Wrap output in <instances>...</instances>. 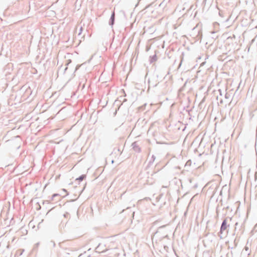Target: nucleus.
<instances>
[{"instance_id": "nucleus-13", "label": "nucleus", "mask_w": 257, "mask_h": 257, "mask_svg": "<svg viewBox=\"0 0 257 257\" xmlns=\"http://www.w3.org/2000/svg\"><path fill=\"white\" fill-rule=\"evenodd\" d=\"M223 103V100L222 99H221L220 100V103L222 104Z\"/></svg>"}, {"instance_id": "nucleus-2", "label": "nucleus", "mask_w": 257, "mask_h": 257, "mask_svg": "<svg viewBox=\"0 0 257 257\" xmlns=\"http://www.w3.org/2000/svg\"><path fill=\"white\" fill-rule=\"evenodd\" d=\"M165 138L164 137H162V145L165 146H162V149L166 150L167 151L166 156L169 155V152L172 150V145L173 144L172 142H166Z\"/></svg>"}, {"instance_id": "nucleus-12", "label": "nucleus", "mask_w": 257, "mask_h": 257, "mask_svg": "<svg viewBox=\"0 0 257 257\" xmlns=\"http://www.w3.org/2000/svg\"><path fill=\"white\" fill-rule=\"evenodd\" d=\"M58 195H58V194H54L53 195L52 197L53 198V197H54L55 196H58Z\"/></svg>"}, {"instance_id": "nucleus-16", "label": "nucleus", "mask_w": 257, "mask_h": 257, "mask_svg": "<svg viewBox=\"0 0 257 257\" xmlns=\"http://www.w3.org/2000/svg\"><path fill=\"white\" fill-rule=\"evenodd\" d=\"M161 47H162V48H164V46H163V45H161Z\"/></svg>"}, {"instance_id": "nucleus-5", "label": "nucleus", "mask_w": 257, "mask_h": 257, "mask_svg": "<svg viewBox=\"0 0 257 257\" xmlns=\"http://www.w3.org/2000/svg\"><path fill=\"white\" fill-rule=\"evenodd\" d=\"M191 165V161L190 160H189L187 161L185 166V167H187V166H190Z\"/></svg>"}, {"instance_id": "nucleus-8", "label": "nucleus", "mask_w": 257, "mask_h": 257, "mask_svg": "<svg viewBox=\"0 0 257 257\" xmlns=\"http://www.w3.org/2000/svg\"><path fill=\"white\" fill-rule=\"evenodd\" d=\"M170 52V51H169L168 53H167L166 52H165V55H167L168 56V58H170L171 57V56H170L169 55V53Z\"/></svg>"}, {"instance_id": "nucleus-10", "label": "nucleus", "mask_w": 257, "mask_h": 257, "mask_svg": "<svg viewBox=\"0 0 257 257\" xmlns=\"http://www.w3.org/2000/svg\"><path fill=\"white\" fill-rule=\"evenodd\" d=\"M244 249L246 251H248V247H247V246H245L244 248Z\"/></svg>"}, {"instance_id": "nucleus-3", "label": "nucleus", "mask_w": 257, "mask_h": 257, "mask_svg": "<svg viewBox=\"0 0 257 257\" xmlns=\"http://www.w3.org/2000/svg\"><path fill=\"white\" fill-rule=\"evenodd\" d=\"M170 85H171V83H167V84H166V87H168V88H165L164 92H163L162 93H167L169 91H171Z\"/></svg>"}, {"instance_id": "nucleus-7", "label": "nucleus", "mask_w": 257, "mask_h": 257, "mask_svg": "<svg viewBox=\"0 0 257 257\" xmlns=\"http://www.w3.org/2000/svg\"><path fill=\"white\" fill-rule=\"evenodd\" d=\"M114 12H113L112 13V16H111V19H112V21H114Z\"/></svg>"}, {"instance_id": "nucleus-14", "label": "nucleus", "mask_w": 257, "mask_h": 257, "mask_svg": "<svg viewBox=\"0 0 257 257\" xmlns=\"http://www.w3.org/2000/svg\"><path fill=\"white\" fill-rule=\"evenodd\" d=\"M164 248L166 249V247H167V246H166V245H164Z\"/></svg>"}, {"instance_id": "nucleus-15", "label": "nucleus", "mask_w": 257, "mask_h": 257, "mask_svg": "<svg viewBox=\"0 0 257 257\" xmlns=\"http://www.w3.org/2000/svg\"><path fill=\"white\" fill-rule=\"evenodd\" d=\"M165 225H162V226H161V227H162V228H163V227H165Z\"/></svg>"}, {"instance_id": "nucleus-9", "label": "nucleus", "mask_w": 257, "mask_h": 257, "mask_svg": "<svg viewBox=\"0 0 257 257\" xmlns=\"http://www.w3.org/2000/svg\"><path fill=\"white\" fill-rule=\"evenodd\" d=\"M218 91L219 92V94H220V96H222V92H221V89H219L218 90Z\"/></svg>"}, {"instance_id": "nucleus-6", "label": "nucleus", "mask_w": 257, "mask_h": 257, "mask_svg": "<svg viewBox=\"0 0 257 257\" xmlns=\"http://www.w3.org/2000/svg\"><path fill=\"white\" fill-rule=\"evenodd\" d=\"M85 176H80L79 178L77 179V180H79V181H82L83 180V179L84 178Z\"/></svg>"}, {"instance_id": "nucleus-11", "label": "nucleus", "mask_w": 257, "mask_h": 257, "mask_svg": "<svg viewBox=\"0 0 257 257\" xmlns=\"http://www.w3.org/2000/svg\"><path fill=\"white\" fill-rule=\"evenodd\" d=\"M234 247H236L237 246V243H236L235 239L234 241Z\"/></svg>"}, {"instance_id": "nucleus-1", "label": "nucleus", "mask_w": 257, "mask_h": 257, "mask_svg": "<svg viewBox=\"0 0 257 257\" xmlns=\"http://www.w3.org/2000/svg\"><path fill=\"white\" fill-rule=\"evenodd\" d=\"M229 227V225L227 224V218H225L221 223L220 230L218 232V236L220 238H223L226 236L228 233L227 229Z\"/></svg>"}, {"instance_id": "nucleus-4", "label": "nucleus", "mask_w": 257, "mask_h": 257, "mask_svg": "<svg viewBox=\"0 0 257 257\" xmlns=\"http://www.w3.org/2000/svg\"><path fill=\"white\" fill-rule=\"evenodd\" d=\"M231 97L230 94H229L228 93L226 92L225 94V98L226 99H229Z\"/></svg>"}]
</instances>
